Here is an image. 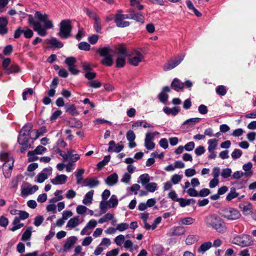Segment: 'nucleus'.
I'll list each match as a JSON object with an SVG mask.
<instances>
[{
  "mask_svg": "<svg viewBox=\"0 0 256 256\" xmlns=\"http://www.w3.org/2000/svg\"><path fill=\"white\" fill-rule=\"evenodd\" d=\"M205 222L207 226L214 229L217 232L224 234L226 231L224 222L216 215H210L206 217Z\"/></svg>",
  "mask_w": 256,
  "mask_h": 256,
  "instance_id": "obj_1",
  "label": "nucleus"
},
{
  "mask_svg": "<svg viewBox=\"0 0 256 256\" xmlns=\"http://www.w3.org/2000/svg\"><path fill=\"white\" fill-rule=\"evenodd\" d=\"M0 160L4 162L3 164V173L6 178H10L14 166V160L12 157L6 152L0 154Z\"/></svg>",
  "mask_w": 256,
  "mask_h": 256,
  "instance_id": "obj_2",
  "label": "nucleus"
},
{
  "mask_svg": "<svg viewBox=\"0 0 256 256\" xmlns=\"http://www.w3.org/2000/svg\"><path fill=\"white\" fill-rule=\"evenodd\" d=\"M128 62L130 64L136 66L140 63L144 61V56L140 51L134 50L130 52H127Z\"/></svg>",
  "mask_w": 256,
  "mask_h": 256,
  "instance_id": "obj_3",
  "label": "nucleus"
},
{
  "mask_svg": "<svg viewBox=\"0 0 256 256\" xmlns=\"http://www.w3.org/2000/svg\"><path fill=\"white\" fill-rule=\"evenodd\" d=\"M72 29L71 20L69 19L62 20L60 24L58 36L63 39H66L70 36Z\"/></svg>",
  "mask_w": 256,
  "mask_h": 256,
  "instance_id": "obj_4",
  "label": "nucleus"
},
{
  "mask_svg": "<svg viewBox=\"0 0 256 256\" xmlns=\"http://www.w3.org/2000/svg\"><path fill=\"white\" fill-rule=\"evenodd\" d=\"M98 52L100 54L104 56V59L102 60V64L104 65L110 66L114 63L112 56V50L108 47H104L100 48L98 50Z\"/></svg>",
  "mask_w": 256,
  "mask_h": 256,
  "instance_id": "obj_5",
  "label": "nucleus"
},
{
  "mask_svg": "<svg viewBox=\"0 0 256 256\" xmlns=\"http://www.w3.org/2000/svg\"><path fill=\"white\" fill-rule=\"evenodd\" d=\"M117 57L116 58V67L121 68L124 66L126 64V58L127 56V50L125 46H120L117 48Z\"/></svg>",
  "mask_w": 256,
  "mask_h": 256,
  "instance_id": "obj_6",
  "label": "nucleus"
},
{
  "mask_svg": "<svg viewBox=\"0 0 256 256\" xmlns=\"http://www.w3.org/2000/svg\"><path fill=\"white\" fill-rule=\"evenodd\" d=\"M220 215L222 217L230 220H238L241 216L238 210L231 207L222 208L221 210Z\"/></svg>",
  "mask_w": 256,
  "mask_h": 256,
  "instance_id": "obj_7",
  "label": "nucleus"
},
{
  "mask_svg": "<svg viewBox=\"0 0 256 256\" xmlns=\"http://www.w3.org/2000/svg\"><path fill=\"white\" fill-rule=\"evenodd\" d=\"M34 17L38 20L39 22H43L44 26L42 28L47 29L52 28L54 26L52 20L48 19V15L46 14H42L40 12H36L34 14Z\"/></svg>",
  "mask_w": 256,
  "mask_h": 256,
  "instance_id": "obj_8",
  "label": "nucleus"
},
{
  "mask_svg": "<svg viewBox=\"0 0 256 256\" xmlns=\"http://www.w3.org/2000/svg\"><path fill=\"white\" fill-rule=\"evenodd\" d=\"M28 22L30 24L33 26L34 30L37 32L39 36H44L47 34V30L45 28H42L41 24L39 22H35L34 20L32 15L28 16Z\"/></svg>",
  "mask_w": 256,
  "mask_h": 256,
  "instance_id": "obj_9",
  "label": "nucleus"
},
{
  "mask_svg": "<svg viewBox=\"0 0 256 256\" xmlns=\"http://www.w3.org/2000/svg\"><path fill=\"white\" fill-rule=\"evenodd\" d=\"M184 56L185 55L182 54L170 60L164 66V71H168L174 68L181 63V62L184 60Z\"/></svg>",
  "mask_w": 256,
  "mask_h": 256,
  "instance_id": "obj_10",
  "label": "nucleus"
},
{
  "mask_svg": "<svg viewBox=\"0 0 256 256\" xmlns=\"http://www.w3.org/2000/svg\"><path fill=\"white\" fill-rule=\"evenodd\" d=\"M234 244L242 247L248 246L252 244L253 241L250 236L243 235L234 238Z\"/></svg>",
  "mask_w": 256,
  "mask_h": 256,
  "instance_id": "obj_11",
  "label": "nucleus"
},
{
  "mask_svg": "<svg viewBox=\"0 0 256 256\" xmlns=\"http://www.w3.org/2000/svg\"><path fill=\"white\" fill-rule=\"evenodd\" d=\"M122 10H119L115 16V22L118 27L125 28L129 26L130 22H128L124 21L125 19H128V14H122Z\"/></svg>",
  "mask_w": 256,
  "mask_h": 256,
  "instance_id": "obj_12",
  "label": "nucleus"
},
{
  "mask_svg": "<svg viewBox=\"0 0 256 256\" xmlns=\"http://www.w3.org/2000/svg\"><path fill=\"white\" fill-rule=\"evenodd\" d=\"M38 189V186L31 185L26 184H24L21 188V195L22 196H28L35 192Z\"/></svg>",
  "mask_w": 256,
  "mask_h": 256,
  "instance_id": "obj_13",
  "label": "nucleus"
},
{
  "mask_svg": "<svg viewBox=\"0 0 256 256\" xmlns=\"http://www.w3.org/2000/svg\"><path fill=\"white\" fill-rule=\"evenodd\" d=\"M186 232V228L182 226H174L170 230L168 235L170 236H180L184 234Z\"/></svg>",
  "mask_w": 256,
  "mask_h": 256,
  "instance_id": "obj_14",
  "label": "nucleus"
},
{
  "mask_svg": "<svg viewBox=\"0 0 256 256\" xmlns=\"http://www.w3.org/2000/svg\"><path fill=\"white\" fill-rule=\"evenodd\" d=\"M52 173V168L50 166L44 168L42 172L38 175L36 182L39 183H42L48 178V176H50Z\"/></svg>",
  "mask_w": 256,
  "mask_h": 256,
  "instance_id": "obj_15",
  "label": "nucleus"
},
{
  "mask_svg": "<svg viewBox=\"0 0 256 256\" xmlns=\"http://www.w3.org/2000/svg\"><path fill=\"white\" fill-rule=\"evenodd\" d=\"M32 128V125L30 123L26 124L20 132L18 139H28L29 132Z\"/></svg>",
  "mask_w": 256,
  "mask_h": 256,
  "instance_id": "obj_16",
  "label": "nucleus"
},
{
  "mask_svg": "<svg viewBox=\"0 0 256 256\" xmlns=\"http://www.w3.org/2000/svg\"><path fill=\"white\" fill-rule=\"evenodd\" d=\"M130 14H128V19H132L142 23L144 22V16L141 12H136L132 8L129 10Z\"/></svg>",
  "mask_w": 256,
  "mask_h": 256,
  "instance_id": "obj_17",
  "label": "nucleus"
},
{
  "mask_svg": "<svg viewBox=\"0 0 256 256\" xmlns=\"http://www.w3.org/2000/svg\"><path fill=\"white\" fill-rule=\"evenodd\" d=\"M108 145L109 146L108 150V152L118 153L121 152L124 148V145L122 143L116 144L114 140H110L108 143Z\"/></svg>",
  "mask_w": 256,
  "mask_h": 256,
  "instance_id": "obj_18",
  "label": "nucleus"
},
{
  "mask_svg": "<svg viewBox=\"0 0 256 256\" xmlns=\"http://www.w3.org/2000/svg\"><path fill=\"white\" fill-rule=\"evenodd\" d=\"M100 182L96 178L91 177L88 178L83 180L82 186H88L90 188H94L98 186Z\"/></svg>",
  "mask_w": 256,
  "mask_h": 256,
  "instance_id": "obj_19",
  "label": "nucleus"
},
{
  "mask_svg": "<svg viewBox=\"0 0 256 256\" xmlns=\"http://www.w3.org/2000/svg\"><path fill=\"white\" fill-rule=\"evenodd\" d=\"M8 20L6 17H0V34L4 36L8 32Z\"/></svg>",
  "mask_w": 256,
  "mask_h": 256,
  "instance_id": "obj_20",
  "label": "nucleus"
},
{
  "mask_svg": "<svg viewBox=\"0 0 256 256\" xmlns=\"http://www.w3.org/2000/svg\"><path fill=\"white\" fill-rule=\"evenodd\" d=\"M68 176L65 174H58L54 178L50 180V182L54 185L63 184L66 183Z\"/></svg>",
  "mask_w": 256,
  "mask_h": 256,
  "instance_id": "obj_21",
  "label": "nucleus"
},
{
  "mask_svg": "<svg viewBox=\"0 0 256 256\" xmlns=\"http://www.w3.org/2000/svg\"><path fill=\"white\" fill-rule=\"evenodd\" d=\"M171 86L175 90L178 91L184 88V83L180 81L179 79L174 78L171 84Z\"/></svg>",
  "mask_w": 256,
  "mask_h": 256,
  "instance_id": "obj_22",
  "label": "nucleus"
},
{
  "mask_svg": "<svg viewBox=\"0 0 256 256\" xmlns=\"http://www.w3.org/2000/svg\"><path fill=\"white\" fill-rule=\"evenodd\" d=\"M94 191L91 190L88 192L84 196V197L82 200V203L86 206H90L93 200V196Z\"/></svg>",
  "mask_w": 256,
  "mask_h": 256,
  "instance_id": "obj_23",
  "label": "nucleus"
},
{
  "mask_svg": "<svg viewBox=\"0 0 256 256\" xmlns=\"http://www.w3.org/2000/svg\"><path fill=\"white\" fill-rule=\"evenodd\" d=\"M77 238L76 236H72L68 238L64 246V250L68 251L70 250L76 242Z\"/></svg>",
  "mask_w": 256,
  "mask_h": 256,
  "instance_id": "obj_24",
  "label": "nucleus"
},
{
  "mask_svg": "<svg viewBox=\"0 0 256 256\" xmlns=\"http://www.w3.org/2000/svg\"><path fill=\"white\" fill-rule=\"evenodd\" d=\"M18 142L22 146L20 149L21 152H24L26 150L30 147V144L28 142V139H18Z\"/></svg>",
  "mask_w": 256,
  "mask_h": 256,
  "instance_id": "obj_25",
  "label": "nucleus"
},
{
  "mask_svg": "<svg viewBox=\"0 0 256 256\" xmlns=\"http://www.w3.org/2000/svg\"><path fill=\"white\" fill-rule=\"evenodd\" d=\"M118 176L116 173H114L109 176L105 180L106 183L109 186H112L117 183Z\"/></svg>",
  "mask_w": 256,
  "mask_h": 256,
  "instance_id": "obj_26",
  "label": "nucleus"
},
{
  "mask_svg": "<svg viewBox=\"0 0 256 256\" xmlns=\"http://www.w3.org/2000/svg\"><path fill=\"white\" fill-rule=\"evenodd\" d=\"M139 126H142L144 128H153L154 126L148 123L146 120H138L132 124V128H134Z\"/></svg>",
  "mask_w": 256,
  "mask_h": 256,
  "instance_id": "obj_27",
  "label": "nucleus"
},
{
  "mask_svg": "<svg viewBox=\"0 0 256 256\" xmlns=\"http://www.w3.org/2000/svg\"><path fill=\"white\" fill-rule=\"evenodd\" d=\"M80 224V218L78 216L70 218L68 222L66 227L72 229L78 226Z\"/></svg>",
  "mask_w": 256,
  "mask_h": 256,
  "instance_id": "obj_28",
  "label": "nucleus"
},
{
  "mask_svg": "<svg viewBox=\"0 0 256 256\" xmlns=\"http://www.w3.org/2000/svg\"><path fill=\"white\" fill-rule=\"evenodd\" d=\"M212 246V243L210 242H206L202 243L198 249V252L200 254H204Z\"/></svg>",
  "mask_w": 256,
  "mask_h": 256,
  "instance_id": "obj_29",
  "label": "nucleus"
},
{
  "mask_svg": "<svg viewBox=\"0 0 256 256\" xmlns=\"http://www.w3.org/2000/svg\"><path fill=\"white\" fill-rule=\"evenodd\" d=\"M252 165L250 162L244 164L242 168L244 170V176L248 178L252 176Z\"/></svg>",
  "mask_w": 256,
  "mask_h": 256,
  "instance_id": "obj_30",
  "label": "nucleus"
},
{
  "mask_svg": "<svg viewBox=\"0 0 256 256\" xmlns=\"http://www.w3.org/2000/svg\"><path fill=\"white\" fill-rule=\"evenodd\" d=\"M208 151H214L218 145V140L215 138L210 139L208 140Z\"/></svg>",
  "mask_w": 256,
  "mask_h": 256,
  "instance_id": "obj_31",
  "label": "nucleus"
},
{
  "mask_svg": "<svg viewBox=\"0 0 256 256\" xmlns=\"http://www.w3.org/2000/svg\"><path fill=\"white\" fill-rule=\"evenodd\" d=\"M150 180V176L148 174H141L138 178V182H140L143 186L147 184Z\"/></svg>",
  "mask_w": 256,
  "mask_h": 256,
  "instance_id": "obj_32",
  "label": "nucleus"
},
{
  "mask_svg": "<svg viewBox=\"0 0 256 256\" xmlns=\"http://www.w3.org/2000/svg\"><path fill=\"white\" fill-rule=\"evenodd\" d=\"M242 208V212L244 215H248L252 212V206L250 202H246L243 204Z\"/></svg>",
  "mask_w": 256,
  "mask_h": 256,
  "instance_id": "obj_33",
  "label": "nucleus"
},
{
  "mask_svg": "<svg viewBox=\"0 0 256 256\" xmlns=\"http://www.w3.org/2000/svg\"><path fill=\"white\" fill-rule=\"evenodd\" d=\"M13 226L10 228V230L14 232L24 226V224L20 222V220L18 217H16L12 222Z\"/></svg>",
  "mask_w": 256,
  "mask_h": 256,
  "instance_id": "obj_34",
  "label": "nucleus"
},
{
  "mask_svg": "<svg viewBox=\"0 0 256 256\" xmlns=\"http://www.w3.org/2000/svg\"><path fill=\"white\" fill-rule=\"evenodd\" d=\"M20 71V68L16 64H12L5 71V74H12L18 73Z\"/></svg>",
  "mask_w": 256,
  "mask_h": 256,
  "instance_id": "obj_35",
  "label": "nucleus"
},
{
  "mask_svg": "<svg viewBox=\"0 0 256 256\" xmlns=\"http://www.w3.org/2000/svg\"><path fill=\"white\" fill-rule=\"evenodd\" d=\"M46 42L50 44L57 48H61L64 46L62 42L58 40L55 38H52L50 39H47Z\"/></svg>",
  "mask_w": 256,
  "mask_h": 256,
  "instance_id": "obj_36",
  "label": "nucleus"
},
{
  "mask_svg": "<svg viewBox=\"0 0 256 256\" xmlns=\"http://www.w3.org/2000/svg\"><path fill=\"white\" fill-rule=\"evenodd\" d=\"M164 113L166 114H172L173 116H176L180 111V108H170L168 107H166L163 110Z\"/></svg>",
  "mask_w": 256,
  "mask_h": 256,
  "instance_id": "obj_37",
  "label": "nucleus"
},
{
  "mask_svg": "<svg viewBox=\"0 0 256 256\" xmlns=\"http://www.w3.org/2000/svg\"><path fill=\"white\" fill-rule=\"evenodd\" d=\"M84 171L85 170L84 168H80L77 170V172L76 174V183L78 184H82V175L84 174Z\"/></svg>",
  "mask_w": 256,
  "mask_h": 256,
  "instance_id": "obj_38",
  "label": "nucleus"
},
{
  "mask_svg": "<svg viewBox=\"0 0 256 256\" xmlns=\"http://www.w3.org/2000/svg\"><path fill=\"white\" fill-rule=\"evenodd\" d=\"M199 237L197 235H189L186 240L187 245H191L198 241Z\"/></svg>",
  "mask_w": 256,
  "mask_h": 256,
  "instance_id": "obj_39",
  "label": "nucleus"
},
{
  "mask_svg": "<svg viewBox=\"0 0 256 256\" xmlns=\"http://www.w3.org/2000/svg\"><path fill=\"white\" fill-rule=\"evenodd\" d=\"M201 118H190L188 120H185L182 124V125H189L190 126H194L195 124L198 123L200 122Z\"/></svg>",
  "mask_w": 256,
  "mask_h": 256,
  "instance_id": "obj_40",
  "label": "nucleus"
},
{
  "mask_svg": "<svg viewBox=\"0 0 256 256\" xmlns=\"http://www.w3.org/2000/svg\"><path fill=\"white\" fill-rule=\"evenodd\" d=\"M149 217V214L146 212L140 214V218L143 220L144 223V228L146 230H150V224L147 222V220Z\"/></svg>",
  "mask_w": 256,
  "mask_h": 256,
  "instance_id": "obj_41",
  "label": "nucleus"
},
{
  "mask_svg": "<svg viewBox=\"0 0 256 256\" xmlns=\"http://www.w3.org/2000/svg\"><path fill=\"white\" fill-rule=\"evenodd\" d=\"M144 187L148 192H154L157 190L158 185L156 183L154 182H148Z\"/></svg>",
  "mask_w": 256,
  "mask_h": 256,
  "instance_id": "obj_42",
  "label": "nucleus"
},
{
  "mask_svg": "<svg viewBox=\"0 0 256 256\" xmlns=\"http://www.w3.org/2000/svg\"><path fill=\"white\" fill-rule=\"evenodd\" d=\"M32 226L28 227L26 231L23 233L22 236V240L23 241H26L29 240L32 236Z\"/></svg>",
  "mask_w": 256,
  "mask_h": 256,
  "instance_id": "obj_43",
  "label": "nucleus"
},
{
  "mask_svg": "<svg viewBox=\"0 0 256 256\" xmlns=\"http://www.w3.org/2000/svg\"><path fill=\"white\" fill-rule=\"evenodd\" d=\"M238 193L236 192L234 188H231L230 192L228 194L226 200L228 201H230L238 197Z\"/></svg>",
  "mask_w": 256,
  "mask_h": 256,
  "instance_id": "obj_44",
  "label": "nucleus"
},
{
  "mask_svg": "<svg viewBox=\"0 0 256 256\" xmlns=\"http://www.w3.org/2000/svg\"><path fill=\"white\" fill-rule=\"evenodd\" d=\"M108 202V208L116 207L118 204L117 196L114 194L112 195Z\"/></svg>",
  "mask_w": 256,
  "mask_h": 256,
  "instance_id": "obj_45",
  "label": "nucleus"
},
{
  "mask_svg": "<svg viewBox=\"0 0 256 256\" xmlns=\"http://www.w3.org/2000/svg\"><path fill=\"white\" fill-rule=\"evenodd\" d=\"M130 4L132 7L131 8L133 10L138 9V10H142L144 8V6L143 5L140 4L138 0H130Z\"/></svg>",
  "mask_w": 256,
  "mask_h": 256,
  "instance_id": "obj_46",
  "label": "nucleus"
},
{
  "mask_svg": "<svg viewBox=\"0 0 256 256\" xmlns=\"http://www.w3.org/2000/svg\"><path fill=\"white\" fill-rule=\"evenodd\" d=\"M195 219L191 217H186L180 219V222L184 225H190L194 223Z\"/></svg>",
  "mask_w": 256,
  "mask_h": 256,
  "instance_id": "obj_47",
  "label": "nucleus"
},
{
  "mask_svg": "<svg viewBox=\"0 0 256 256\" xmlns=\"http://www.w3.org/2000/svg\"><path fill=\"white\" fill-rule=\"evenodd\" d=\"M114 218V215L110 212L106 214L104 216L100 218L98 220V223L102 224L108 221L112 220Z\"/></svg>",
  "mask_w": 256,
  "mask_h": 256,
  "instance_id": "obj_48",
  "label": "nucleus"
},
{
  "mask_svg": "<svg viewBox=\"0 0 256 256\" xmlns=\"http://www.w3.org/2000/svg\"><path fill=\"white\" fill-rule=\"evenodd\" d=\"M46 148L43 146H36L34 150L30 151V154L35 153L37 154H42L46 152Z\"/></svg>",
  "mask_w": 256,
  "mask_h": 256,
  "instance_id": "obj_49",
  "label": "nucleus"
},
{
  "mask_svg": "<svg viewBox=\"0 0 256 256\" xmlns=\"http://www.w3.org/2000/svg\"><path fill=\"white\" fill-rule=\"evenodd\" d=\"M182 175L174 174L171 177V182L174 184H178L182 180Z\"/></svg>",
  "mask_w": 256,
  "mask_h": 256,
  "instance_id": "obj_50",
  "label": "nucleus"
},
{
  "mask_svg": "<svg viewBox=\"0 0 256 256\" xmlns=\"http://www.w3.org/2000/svg\"><path fill=\"white\" fill-rule=\"evenodd\" d=\"M160 133L158 132H148L146 134L144 140L153 141L155 136L158 135Z\"/></svg>",
  "mask_w": 256,
  "mask_h": 256,
  "instance_id": "obj_51",
  "label": "nucleus"
},
{
  "mask_svg": "<svg viewBox=\"0 0 256 256\" xmlns=\"http://www.w3.org/2000/svg\"><path fill=\"white\" fill-rule=\"evenodd\" d=\"M62 192V191L61 190H58L54 192V196H56L55 198H53L50 200L51 202H56L60 200H62L64 198L61 194Z\"/></svg>",
  "mask_w": 256,
  "mask_h": 256,
  "instance_id": "obj_52",
  "label": "nucleus"
},
{
  "mask_svg": "<svg viewBox=\"0 0 256 256\" xmlns=\"http://www.w3.org/2000/svg\"><path fill=\"white\" fill-rule=\"evenodd\" d=\"M152 251L157 256H160L163 252V248L159 244H156L152 246Z\"/></svg>",
  "mask_w": 256,
  "mask_h": 256,
  "instance_id": "obj_53",
  "label": "nucleus"
},
{
  "mask_svg": "<svg viewBox=\"0 0 256 256\" xmlns=\"http://www.w3.org/2000/svg\"><path fill=\"white\" fill-rule=\"evenodd\" d=\"M101 214H104L108 208V204L107 201L102 200L100 204Z\"/></svg>",
  "mask_w": 256,
  "mask_h": 256,
  "instance_id": "obj_54",
  "label": "nucleus"
},
{
  "mask_svg": "<svg viewBox=\"0 0 256 256\" xmlns=\"http://www.w3.org/2000/svg\"><path fill=\"white\" fill-rule=\"evenodd\" d=\"M110 155L106 156L104 157V160L100 162L97 164V166L98 168H101L104 167L105 165H106L110 160Z\"/></svg>",
  "mask_w": 256,
  "mask_h": 256,
  "instance_id": "obj_55",
  "label": "nucleus"
},
{
  "mask_svg": "<svg viewBox=\"0 0 256 256\" xmlns=\"http://www.w3.org/2000/svg\"><path fill=\"white\" fill-rule=\"evenodd\" d=\"M46 132L47 130L45 126H42L39 130H35L36 136L34 139H37L39 136H43Z\"/></svg>",
  "mask_w": 256,
  "mask_h": 256,
  "instance_id": "obj_56",
  "label": "nucleus"
},
{
  "mask_svg": "<svg viewBox=\"0 0 256 256\" xmlns=\"http://www.w3.org/2000/svg\"><path fill=\"white\" fill-rule=\"evenodd\" d=\"M94 20V28L96 31L98 33L101 32L102 26H101V22L99 17L96 18Z\"/></svg>",
  "mask_w": 256,
  "mask_h": 256,
  "instance_id": "obj_57",
  "label": "nucleus"
},
{
  "mask_svg": "<svg viewBox=\"0 0 256 256\" xmlns=\"http://www.w3.org/2000/svg\"><path fill=\"white\" fill-rule=\"evenodd\" d=\"M124 236L120 234L115 238L114 241L118 246H120L123 243L124 244Z\"/></svg>",
  "mask_w": 256,
  "mask_h": 256,
  "instance_id": "obj_58",
  "label": "nucleus"
},
{
  "mask_svg": "<svg viewBox=\"0 0 256 256\" xmlns=\"http://www.w3.org/2000/svg\"><path fill=\"white\" fill-rule=\"evenodd\" d=\"M129 228V224L128 223L122 222L117 224L116 230H117L122 232H124Z\"/></svg>",
  "mask_w": 256,
  "mask_h": 256,
  "instance_id": "obj_59",
  "label": "nucleus"
},
{
  "mask_svg": "<svg viewBox=\"0 0 256 256\" xmlns=\"http://www.w3.org/2000/svg\"><path fill=\"white\" fill-rule=\"evenodd\" d=\"M23 34L26 38H30L32 37L34 32L30 28H24L23 30Z\"/></svg>",
  "mask_w": 256,
  "mask_h": 256,
  "instance_id": "obj_60",
  "label": "nucleus"
},
{
  "mask_svg": "<svg viewBox=\"0 0 256 256\" xmlns=\"http://www.w3.org/2000/svg\"><path fill=\"white\" fill-rule=\"evenodd\" d=\"M66 111L68 112L72 116L78 114V112L76 110V107L74 104H70L67 106L66 108Z\"/></svg>",
  "mask_w": 256,
  "mask_h": 256,
  "instance_id": "obj_61",
  "label": "nucleus"
},
{
  "mask_svg": "<svg viewBox=\"0 0 256 256\" xmlns=\"http://www.w3.org/2000/svg\"><path fill=\"white\" fill-rule=\"evenodd\" d=\"M84 11L90 18H92L93 20L98 17L94 12L87 8H84Z\"/></svg>",
  "mask_w": 256,
  "mask_h": 256,
  "instance_id": "obj_62",
  "label": "nucleus"
},
{
  "mask_svg": "<svg viewBox=\"0 0 256 256\" xmlns=\"http://www.w3.org/2000/svg\"><path fill=\"white\" fill-rule=\"evenodd\" d=\"M216 92L220 96H224L226 93V87L224 86H219L216 88Z\"/></svg>",
  "mask_w": 256,
  "mask_h": 256,
  "instance_id": "obj_63",
  "label": "nucleus"
},
{
  "mask_svg": "<svg viewBox=\"0 0 256 256\" xmlns=\"http://www.w3.org/2000/svg\"><path fill=\"white\" fill-rule=\"evenodd\" d=\"M79 49L83 50H89L90 48V46L86 42H81L78 44Z\"/></svg>",
  "mask_w": 256,
  "mask_h": 256,
  "instance_id": "obj_64",
  "label": "nucleus"
}]
</instances>
